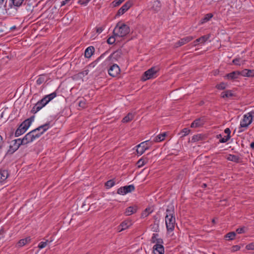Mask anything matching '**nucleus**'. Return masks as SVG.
Masks as SVG:
<instances>
[{
  "instance_id": "obj_1",
  "label": "nucleus",
  "mask_w": 254,
  "mask_h": 254,
  "mask_svg": "<svg viewBox=\"0 0 254 254\" xmlns=\"http://www.w3.org/2000/svg\"><path fill=\"white\" fill-rule=\"evenodd\" d=\"M49 127L50 122L39 127L27 133L22 139H21L23 145L27 144L28 143L31 142L36 138H39Z\"/></svg>"
},
{
  "instance_id": "obj_2",
  "label": "nucleus",
  "mask_w": 254,
  "mask_h": 254,
  "mask_svg": "<svg viewBox=\"0 0 254 254\" xmlns=\"http://www.w3.org/2000/svg\"><path fill=\"white\" fill-rule=\"evenodd\" d=\"M130 32L129 27L124 23L119 22L115 27L113 33L116 36L124 37Z\"/></svg>"
},
{
  "instance_id": "obj_3",
  "label": "nucleus",
  "mask_w": 254,
  "mask_h": 254,
  "mask_svg": "<svg viewBox=\"0 0 254 254\" xmlns=\"http://www.w3.org/2000/svg\"><path fill=\"white\" fill-rule=\"evenodd\" d=\"M32 120L33 119L32 118H30L25 120L23 122H22V123L20 125L19 127L16 130L15 132V136H18L25 133L30 126Z\"/></svg>"
},
{
  "instance_id": "obj_4",
  "label": "nucleus",
  "mask_w": 254,
  "mask_h": 254,
  "mask_svg": "<svg viewBox=\"0 0 254 254\" xmlns=\"http://www.w3.org/2000/svg\"><path fill=\"white\" fill-rule=\"evenodd\" d=\"M165 222L168 231H173L176 224L175 217L165 216Z\"/></svg>"
},
{
  "instance_id": "obj_5",
  "label": "nucleus",
  "mask_w": 254,
  "mask_h": 254,
  "mask_svg": "<svg viewBox=\"0 0 254 254\" xmlns=\"http://www.w3.org/2000/svg\"><path fill=\"white\" fill-rule=\"evenodd\" d=\"M21 145H23L20 138L11 141L9 146V152L13 153L17 150Z\"/></svg>"
},
{
  "instance_id": "obj_6",
  "label": "nucleus",
  "mask_w": 254,
  "mask_h": 254,
  "mask_svg": "<svg viewBox=\"0 0 254 254\" xmlns=\"http://www.w3.org/2000/svg\"><path fill=\"white\" fill-rule=\"evenodd\" d=\"M156 72L157 70L154 67L150 68L144 73L142 77V80L143 81H145L153 77Z\"/></svg>"
},
{
  "instance_id": "obj_7",
  "label": "nucleus",
  "mask_w": 254,
  "mask_h": 254,
  "mask_svg": "<svg viewBox=\"0 0 254 254\" xmlns=\"http://www.w3.org/2000/svg\"><path fill=\"white\" fill-rule=\"evenodd\" d=\"M252 122V115L250 113L245 115L244 118L241 122V127H247Z\"/></svg>"
},
{
  "instance_id": "obj_8",
  "label": "nucleus",
  "mask_w": 254,
  "mask_h": 254,
  "mask_svg": "<svg viewBox=\"0 0 254 254\" xmlns=\"http://www.w3.org/2000/svg\"><path fill=\"white\" fill-rule=\"evenodd\" d=\"M148 141H146L140 143L136 146V152L139 155H142L146 150L148 149L149 146L147 145V142Z\"/></svg>"
},
{
  "instance_id": "obj_9",
  "label": "nucleus",
  "mask_w": 254,
  "mask_h": 254,
  "mask_svg": "<svg viewBox=\"0 0 254 254\" xmlns=\"http://www.w3.org/2000/svg\"><path fill=\"white\" fill-rule=\"evenodd\" d=\"M120 71L119 66L117 64H114L109 68L108 72L110 75L113 77L117 76Z\"/></svg>"
},
{
  "instance_id": "obj_10",
  "label": "nucleus",
  "mask_w": 254,
  "mask_h": 254,
  "mask_svg": "<svg viewBox=\"0 0 254 254\" xmlns=\"http://www.w3.org/2000/svg\"><path fill=\"white\" fill-rule=\"evenodd\" d=\"M132 2L128 0L118 10L117 15H121L127 11L132 5Z\"/></svg>"
},
{
  "instance_id": "obj_11",
  "label": "nucleus",
  "mask_w": 254,
  "mask_h": 254,
  "mask_svg": "<svg viewBox=\"0 0 254 254\" xmlns=\"http://www.w3.org/2000/svg\"><path fill=\"white\" fill-rule=\"evenodd\" d=\"M193 39V37L192 36H187L186 37L182 38V39H180L179 41H178L177 43H175V47L176 48L180 47L186 43H189V42L191 41Z\"/></svg>"
},
{
  "instance_id": "obj_12",
  "label": "nucleus",
  "mask_w": 254,
  "mask_h": 254,
  "mask_svg": "<svg viewBox=\"0 0 254 254\" xmlns=\"http://www.w3.org/2000/svg\"><path fill=\"white\" fill-rule=\"evenodd\" d=\"M132 225L131 222L130 220H126L123 221L118 227V231L121 232L124 230L128 228L129 226Z\"/></svg>"
},
{
  "instance_id": "obj_13",
  "label": "nucleus",
  "mask_w": 254,
  "mask_h": 254,
  "mask_svg": "<svg viewBox=\"0 0 254 254\" xmlns=\"http://www.w3.org/2000/svg\"><path fill=\"white\" fill-rule=\"evenodd\" d=\"M205 120L203 118H198L195 120L191 124V127H201L204 124Z\"/></svg>"
},
{
  "instance_id": "obj_14",
  "label": "nucleus",
  "mask_w": 254,
  "mask_h": 254,
  "mask_svg": "<svg viewBox=\"0 0 254 254\" xmlns=\"http://www.w3.org/2000/svg\"><path fill=\"white\" fill-rule=\"evenodd\" d=\"M153 253L154 254H164V249L161 244H157L153 247Z\"/></svg>"
},
{
  "instance_id": "obj_15",
  "label": "nucleus",
  "mask_w": 254,
  "mask_h": 254,
  "mask_svg": "<svg viewBox=\"0 0 254 254\" xmlns=\"http://www.w3.org/2000/svg\"><path fill=\"white\" fill-rule=\"evenodd\" d=\"M240 75V71H234L231 73H228L225 75V77L228 79L234 80L238 78Z\"/></svg>"
},
{
  "instance_id": "obj_16",
  "label": "nucleus",
  "mask_w": 254,
  "mask_h": 254,
  "mask_svg": "<svg viewBox=\"0 0 254 254\" xmlns=\"http://www.w3.org/2000/svg\"><path fill=\"white\" fill-rule=\"evenodd\" d=\"M167 216L168 217H175L174 206L172 203H171L167 207L166 216Z\"/></svg>"
},
{
  "instance_id": "obj_17",
  "label": "nucleus",
  "mask_w": 254,
  "mask_h": 254,
  "mask_svg": "<svg viewBox=\"0 0 254 254\" xmlns=\"http://www.w3.org/2000/svg\"><path fill=\"white\" fill-rule=\"evenodd\" d=\"M43 107H44V106L43 105V103L39 101L33 107L31 110V112L35 114L40 111Z\"/></svg>"
},
{
  "instance_id": "obj_18",
  "label": "nucleus",
  "mask_w": 254,
  "mask_h": 254,
  "mask_svg": "<svg viewBox=\"0 0 254 254\" xmlns=\"http://www.w3.org/2000/svg\"><path fill=\"white\" fill-rule=\"evenodd\" d=\"M240 75L243 76L252 77L254 76V72L253 70L245 69L240 71Z\"/></svg>"
},
{
  "instance_id": "obj_19",
  "label": "nucleus",
  "mask_w": 254,
  "mask_h": 254,
  "mask_svg": "<svg viewBox=\"0 0 254 254\" xmlns=\"http://www.w3.org/2000/svg\"><path fill=\"white\" fill-rule=\"evenodd\" d=\"M136 210L137 208L136 206H129L126 209L125 214L127 216H129L135 213Z\"/></svg>"
},
{
  "instance_id": "obj_20",
  "label": "nucleus",
  "mask_w": 254,
  "mask_h": 254,
  "mask_svg": "<svg viewBox=\"0 0 254 254\" xmlns=\"http://www.w3.org/2000/svg\"><path fill=\"white\" fill-rule=\"evenodd\" d=\"M94 52V48L92 46L88 47L85 51L84 55L87 58H90Z\"/></svg>"
},
{
  "instance_id": "obj_21",
  "label": "nucleus",
  "mask_w": 254,
  "mask_h": 254,
  "mask_svg": "<svg viewBox=\"0 0 254 254\" xmlns=\"http://www.w3.org/2000/svg\"><path fill=\"white\" fill-rule=\"evenodd\" d=\"M209 35H206L201 36L194 41V45H196L198 43H204L209 38Z\"/></svg>"
},
{
  "instance_id": "obj_22",
  "label": "nucleus",
  "mask_w": 254,
  "mask_h": 254,
  "mask_svg": "<svg viewBox=\"0 0 254 254\" xmlns=\"http://www.w3.org/2000/svg\"><path fill=\"white\" fill-rule=\"evenodd\" d=\"M161 6V2L159 0H155L152 4V8L156 11L160 10Z\"/></svg>"
},
{
  "instance_id": "obj_23",
  "label": "nucleus",
  "mask_w": 254,
  "mask_h": 254,
  "mask_svg": "<svg viewBox=\"0 0 254 254\" xmlns=\"http://www.w3.org/2000/svg\"><path fill=\"white\" fill-rule=\"evenodd\" d=\"M8 176L7 171L3 170L0 171V182H2L5 180Z\"/></svg>"
},
{
  "instance_id": "obj_24",
  "label": "nucleus",
  "mask_w": 254,
  "mask_h": 254,
  "mask_svg": "<svg viewBox=\"0 0 254 254\" xmlns=\"http://www.w3.org/2000/svg\"><path fill=\"white\" fill-rule=\"evenodd\" d=\"M134 118V114L131 113H128L126 117H125L122 122L123 123H128L131 121Z\"/></svg>"
},
{
  "instance_id": "obj_25",
  "label": "nucleus",
  "mask_w": 254,
  "mask_h": 254,
  "mask_svg": "<svg viewBox=\"0 0 254 254\" xmlns=\"http://www.w3.org/2000/svg\"><path fill=\"white\" fill-rule=\"evenodd\" d=\"M167 135L166 132H164L163 133L160 134L158 135L155 139H154V142H160L164 140L165 136Z\"/></svg>"
},
{
  "instance_id": "obj_26",
  "label": "nucleus",
  "mask_w": 254,
  "mask_h": 254,
  "mask_svg": "<svg viewBox=\"0 0 254 254\" xmlns=\"http://www.w3.org/2000/svg\"><path fill=\"white\" fill-rule=\"evenodd\" d=\"M118 56V53L116 52L110 55L108 58L107 59V61L109 62L113 63L115 62V60L117 59V58Z\"/></svg>"
},
{
  "instance_id": "obj_27",
  "label": "nucleus",
  "mask_w": 254,
  "mask_h": 254,
  "mask_svg": "<svg viewBox=\"0 0 254 254\" xmlns=\"http://www.w3.org/2000/svg\"><path fill=\"white\" fill-rule=\"evenodd\" d=\"M213 14L212 13H208L205 15L204 17L201 20V24H203L208 21L212 17Z\"/></svg>"
},
{
  "instance_id": "obj_28",
  "label": "nucleus",
  "mask_w": 254,
  "mask_h": 254,
  "mask_svg": "<svg viewBox=\"0 0 254 254\" xmlns=\"http://www.w3.org/2000/svg\"><path fill=\"white\" fill-rule=\"evenodd\" d=\"M233 94L231 90H227L225 92H223L221 93V97L224 98H228L233 96Z\"/></svg>"
},
{
  "instance_id": "obj_29",
  "label": "nucleus",
  "mask_w": 254,
  "mask_h": 254,
  "mask_svg": "<svg viewBox=\"0 0 254 254\" xmlns=\"http://www.w3.org/2000/svg\"><path fill=\"white\" fill-rule=\"evenodd\" d=\"M24 0H9L14 6L19 7L23 3Z\"/></svg>"
},
{
  "instance_id": "obj_30",
  "label": "nucleus",
  "mask_w": 254,
  "mask_h": 254,
  "mask_svg": "<svg viewBox=\"0 0 254 254\" xmlns=\"http://www.w3.org/2000/svg\"><path fill=\"white\" fill-rule=\"evenodd\" d=\"M134 187L132 185H130L129 186H126L124 187V190H125L126 194L131 192V191L134 190Z\"/></svg>"
},
{
  "instance_id": "obj_31",
  "label": "nucleus",
  "mask_w": 254,
  "mask_h": 254,
  "mask_svg": "<svg viewBox=\"0 0 254 254\" xmlns=\"http://www.w3.org/2000/svg\"><path fill=\"white\" fill-rule=\"evenodd\" d=\"M203 135L200 134L193 135L191 138V141L195 142L199 140H202L203 138Z\"/></svg>"
},
{
  "instance_id": "obj_32",
  "label": "nucleus",
  "mask_w": 254,
  "mask_h": 254,
  "mask_svg": "<svg viewBox=\"0 0 254 254\" xmlns=\"http://www.w3.org/2000/svg\"><path fill=\"white\" fill-rule=\"evenodd\" d=\"M228 160L229 161H234V162H238V161H239V157L236 155H231V154H230L227 158Z\"/></svg>"
},
{
  "instance_id": "obj_33",
  "label": "nucleus",
  "mask_w": 254,
  "mask_h": 254,
  "mask_svg": "<svg viewBox=\"0 0 254 254\" xmlns=\"http://www.w3.org/2000/svg\"><path fill=\"white\" fill-rule=\"evenodd\" d=\"M190 132V130L188 128H185L179 133L181 137H184L188 135Z\"/></svg>"
},
{
  "instance_id": "obj_34",
  "label": "nucleus",
  "mask_w": 254,
  "mask_h": 254,
  "mask_svg": "<svg viewBox=\"0 0 254 254\" xmlns=\"http://www.w3.org/2000/svg\"><path fill=\"white\" fill-rule=\"evenodd\" d=\"M152 211L153 209L150 207L146 208L145 210L142 213V217H147Z\"/></svg>"
},
{
  "instance_id": "obj_35",
  "label": "nucleus",
  "mask_w": 254,
  "mask_h": 254,
  "mask_svg": "<svg viewBox=\"0 0 254 254\" xmlns=\"http://www.w3.org/2000/svg\"><path fill=\"white\" fill-rule=\"evenodd\" d=\"M30 239H20L17 243V245L19 247H22L26 244L30 242Z\"/></svg>"
},
{
  "instance_id": "obj_36",
  "label": "nucleus",
  "mask_w": 254,
  "mask_h": 254,
  "mask_svg": "<svg viewBox=\"0 0 254 254\" xmlns=\"http://www.w3.org/2000/svg\"><path fill=\"white\" fill-rule=\"evenodd\" d=\"M147 162V160L146 159H145V158H141L140 159H139L137 164L138 165V167H142L144 164H145Z\"/></svg>"
},
{
  "instance_id": "obj_37",
  "label": "nucleus",
  "mask_w": 254,
  "mask_h": 254,
  "mask_svg": "<svg viewBox=\"0 0 254 254\" xmlns=\"http://www.w3.org/2000/svg\"><path fill=\"white\" fill-rule=\"evenodd\" d=\"M56 96L57 94L56 92H54L50 94L46 95L45 97L48 99V101L50 102L51 100H52L53 99L56 97Z\"/></svg>"
},
{
  "instance_id": "obj_38",
  "label": "nucleus",
  "mask_w": 254,
  "mask_h": 254,
  "mask_svg": "<svg viewBox=\"0 0 254 254\" xmlns=\"http://www.w3.org/2000/svg\"><path fill=\"white\" fill-rule=\"evenodd\" d=\"M227 86V84L224 82H221L220 84H217L216 87L219 90H223L225 89Z\"/></svg>"
},
{
  "instance_id": "obj_39",
  "label": "nucleus",
  "mask_w": 254,
  "mask_h": 254,
  "mask_svg": "<svg viewBox=\"0 0 254 254\" xmlns=\"http://www.w3.org/2000/svg\"><path fill=\"white\" fill-rule=\"evenodd\" d=\"M114 185L115 182L113 180L108 181L105 184V186L107 187V188H110L114 186Z\"/></svg>"
},
{
  "instance_id": "obj_40",
  "label": "nucleus",
  "mask_w": 254,
  "mask_h": 254,
  "mask_svg": "<svg viewBox=\"0 0 254 254\" xmlns=\"http://www.w3.org/2000/svg\"><path fill=\"white\" fill-rule=\"evenodd\" d=\"M241 59L240 58H236L233 60V63L236 64V65H240L242 64H244V62L241 61Z\"/></svg>"
},
{
  "instance_id": "obj_41",
  "label": "nucleus",
  "mask_w": 254,
  "mask_h": 254,
  "mask_svg": "<svg viewBox=\"0 0 254 254\" xmlns=\"http://www.w3.org/2000/svg\"><path fill=\"white\" fill-rule=\"evenodd\" d=\"M236 236V233L235 232H231L227 233L225 236V238H231Z\"/></svg>"
},
{
  "instance_id": "obj_42",
  "label": "nucleus",
  "mask_w": 254,
  "mask_h": 254,
  "mask_svg": "<svg viewBox=\"0 0 254 254\" xmlns=\"http://www.w3.org/2000/svg\"><path fill=\"white\" fill-rule=\"evenodd\" d=\"M230 138V136H225L224 137H221V138L220 139L219 141L221 143H225Z\"/></svg>"
},
{
  "instance_id": "obj_43",
  "label": "nucleus",
  "mask_w": 254,
  "mask_h": 254,
  "mask_svg": "<svg viewBox=\"0 0 254 254\" xmlns=\"http://www.w3.org/2000/svg\"><path fill=\"white\" fill-rule=\"evenodd\" d=\"M117 193L121 195L126 194L125 190H124V187L120 188L117 190Z\"/></svg>"
},
{
  "instance_id": "obj_44",
  "label": "nucleus",
  "mask_w": 254,
  "mask_h": 254,
  "mask_svg": "<svg viewBox=\"0 0 254 254\" xmlns=\"http://www.w3.org/2000/svg\"><path fill=\"white\" fill-rule=\"evenodd\" d=\"M124 0H115L112 2V3L114 6H117L122 3Z\"/></svg>"
},
{
  "instance_id": "obj_45",
  "label": "nucleus",
  "mask_w": 254,
  "mask_h": 254,
  "mask_svg": "<svg viewBox=\"0 0 254 254\" xmlns=\"http://www.w3.org/2000/svg\"><path fill=\"white\" fill-rule=\"evenodd\" d=\"M115 38L114 37L112 36L109 37L107 40V43L109 44H113L115 42Z\"/></svg>"
},
{
  "instance_id": "obj_46",
  "label": "nucleus",
  "mask_w": 254,
  "mask_h": 254,
  "mask_svg": "<svg viewBox=\"0 0 254 254\" xmlns=\"http://www.w3.org/2000/svg\"><path fill=\"white\" fill-rule=\"evenodd\" d=\"M246 229V228L245 227H242V228H238L236 230V232L238 234L244 233L245 232Z\"/></svg>"
},
{
  "instance_id": "obj_47",
  "label": "nucleus",
  "mask_w": 254,
  "mask_h": 254,
  "mask_svg": "<svg viewBox=\"0 0 254 254\" xmlns=\"http://www.w3.org/2000/svg\"><path fill=\"white\" fill-rule=\"evenodd\" d=\"M47 241L42 242L39 244L38 248L40 249H43L47 246Z\"/></svg>"
},
{
  "instance_id": "obj_48",
  "label": "nucleus",
  "mask_w": 254,
  "mask_h": 254,
  "mask_svg": "<svg viewBox=\"0 0 254 254\" xmlns=\"http://www.w3.org/2000/svg\"><path fill=\"white\" fill-rule=\"evenodd\" d=\"M246 249L249 250H254V243H251L246 246Z\"/></svg>"
},
{
  "instance_id": "obj_49",
  "label": "nucleus",
  "mask_w": 254,
  "mask_h": 254,
  "mask_svg": "<svg viewBox=\"0 0 254 254\" xmlns=\"http://www.w3.org/2000/svg\"><path fill=\"white\" fill-rule=\"evenodd\" d=\"M44 78L43 77H40L38 78L36 81V83L38 85H40L44 81Z\"/></svg>"
},
{
  "instance_id": "obj_50",
  "label": "nucleus",
  "mask_w": 254,
  "mask_h": 254,
  "mask_svg": "<svg viewBox=\"0 0 254 254\" xmlns=\"http://www.w3.org/2000/svg\"><path fill=\"white\" fill-rule=\"evenodd\" d=\"M40 102L43 103V105L45 106L47 104H48L49 102L48 101V99L44 97L43 99L40 100Z\"/></svg>"
},
{
  "instance_id": "obj_51",
  "label": "nucleus",
  "mask_w": 254,
  "mask_h": 254,
  "mask_svg": "<svg viewBox=\"0 0 254 254\" xmlns=\"http://www.w3.org/2000/svg\"><path fill=\"white\" fill-rule=\"evenodd\" d=\"M224 132L227 134L226 136H230L231 130L229 128H226L224 130Z\"/></svg>"
},
{
  "instance_id": "obj_52",
  "label": "nucleus",
  "mask_w": 254,
  "mask_h": 254,
  "mask_svg": "<svg viewBox=\"0 0 254 254\" xmlns=\"http://www.w3.org/2000/svg\"><path fill=\"white\" fill-rule=\"evenodd\" d=\"M104 30L103 27H98L96 28V32L98 34L101 33Z\"/></svg>"
},
{
  "instance_id": "obj_53",
  "label": "nucleus",
  "mask_w": 254,
  "mask_h": 254,
  "mask_svg": "<svg viewBox=\"0 0 254 254\" xmlns=\"http://www.w3.org/2000/svg\"><path fill=\"white\" fill-rule=\"evenodd\" d=\"M90 0H86L85 1H82L81 0L78 1V3L81 4L86 5Z\"/></svg>"
},
{
  "instance_id": "obj_54",
  "label": "nucleus",
  "mask_w": 254,
  "mask_h": 254,
  "mask_svg": "<svg viewBox=\"0 0 254 254\" xmlns=\"http://www.w3.org/2000/svg\"><path fill=\"white\" fill-rule=\"evenodd\" d=\"M3 147V141L2 137L0 135V150Z\"/></svg>"
},
{
  "instance_id": "obj_55",
  "label": "nucleus",
  "mask_w": 254,
  "mask_h": 254,
  "mask_svg": "<svg viewBox=\"0 0 254 254\" xmlns=\"http://www.w3.org/2000/svg\"><path fill=\"white\" fill-rule=\"evenodd\" d=\"M240 247L239 246H233V248H232V251L235 252V251H238L239 249H240Z\"/></svg>"
},
{
  "instance_id": "obj_56",
  "label": "nucleus",
  "mask_w": 254,
  "mask_h": 254,
  "mask_svg": "<svg viewBox=\"0 0 254 254\" xmlns=\"http://www.w3.org/2000/svg\"><path fill=\"white\" fill-rule=\"evenodd\" d=\"M70 0H64L62 1L61 2V6H63L65 5L66 4L68 3Z\"/></svg>"
},
{
  "instance_id": "obj_57",
  "label": "nucleus",
  "mask_w": 254,
  "mask_h": 254,
  "mask_svg": "<svg viewBox=\"0 0 254 254\" xmlns=\"http://www.w3.org/2000/svg\"><path fill=\"white\" fill-rule=\"evenodd\" d=\"M79 106L82 108H84L85 107V103L83 101H80L79 103Z\"/></svg>"
},
{
  "instance_id": "obj_58",
  "label": "nucleus",
  "mask_w": 254,
  "mask_h": 254,
  "mask_svg": "<svg viewBox=\"0 0 254 254\" xmlns=\"http://www.w3.org/2000/svg\"><path fill=\"white\" fill-rule=\"evenodd\" d=\"M158 234H155V233H154V234H153V236H152L151 238H152V239L156 238V237H158Z\"/></svg>"
},
{
  "instance_id": "obj_59",
  "label": "nucleus",
  "mask_w": 254,
  "mask_h": 254,
  "mask_svg": "<svg viewBox=\"0 0 254 254\" xmlns=\"http://www.w3.org/2000/svg\"><path fill=\"white\" fill-rule=\"evenodd\" d=\"M82 74L83 75H87L88 74V70H85L83 71Z\"/></svg>"
},
{
  "instance_id": "obj_60",
  "label": "nucleus",
  "mask_w": 254,
  "mask_h": 254,
  "mask_svg": "<svg viewBox=\"0 0 254 254\" xmlns=\"http://www.w3.org/2000/svg\"><path fill=\"white\" fill-rule=\"evenodd\" d=\"M251 147L252 148L254 149V142H253L252 143H251Z\"/></svg>"
},
{
  "instance_id": "obj_61",
  "label": "nucleus",
  "mask_w": 254,
  "mask_h": 254,
  "mask_svg": "<svg viewBox=\"0 0 254 254\" xmlns=\"http://www.w3.org/2000/svg\"><path fill=\"white\" fill-rule=\"evenodd\" d=\"M221 137H222V135H221V134H218V135H217V138H220V139H221Z\"/></svg>"
},
{
  "instance_id": "obj_62",
  "label": "nucleus",
  "mask_w": 254,
  "mask_h": 254,
  "mask_svg": "<svg viewBox=\"0 0 254 254\" xmlns=\"http://www.w3.org/2000/svg\"><path fill=\"white\" fill-rule=\"evenodd\" d=\"M5 0H0V4L2 5L3 4Z\"/></svg>"
},
{
  "instance_id": "obj_63",
  "label": "nucleus",
  "mask_w": 254,
  "mask_h": 254,
  "mask_svg": "<svg viewBox=\"0 0 254 254\" xmlns=\"http://www.w3.org/2000/svg\"><path fill=\"white\" fill-rule=\"evenodd\" d=\"M206 184H203L202 187H203V188H205L206 187Z\"/></svg>"
},
{
  "instance_id": "obj_64",
  "label": "nucleus",
  "mask_w": 254,
  "mask_h": 254,
  "mask_svg": "<svg viewBox=\"0 0 254 254\" xmlns=\"http://www.w3.org/2000/svg\"><path fill=\"white\" fill-rule=\"evenodd\" d=\"M4 232V231L1 230L0 231V235L2 234Z\"/></svg>"
}]
</instances>
